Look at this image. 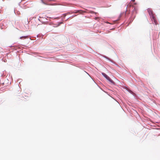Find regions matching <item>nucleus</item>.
<instances>
[{
  "label": "nucleus",
  "instance_id": "nucleus-4",
  "mask_svg": "<svg viewBox=\"0 0 160 160\" xmlns=\"http://www.w3.org/2000/svg\"><path fill=\"white\" fill-rule=\"evenodd\" d=\"M78 12H80V13H82V12H85L82 11L81 10H79V11H78Z\"/></svg>",
  "mask_w": 160,
  "mask_h": 160
},
{
  "label": "nucleus",
  "instance_id": "nucleus-3",
  "mask_svg": "<svg viewBox=\"0 0 160 160\" xmlns=\"http://www.w3.org/2000/svg\"><path fill=\"white\" fill-rule=\"evenodd\" d=\"M28 35H27L25 36H22L20 37V39H22L23 38L26 39L28 38Z\"/></svg>",
  "mask_w": 160,
  "mask_h": 160
},
{
  "label": "nucleus",
  "instance_id": "nucleus-1",
  "mask_svg": "<svg viewBox=\"0 0 160 160\" xmlns=\"http://www.w3.org/2000/svg\"><path fill=\"white\" fill-rule=\"evenodd\" d=\"M147 10L150 16V18L152 21L154 22V23L155 24H158V22L155 16V14L153 13L152 10L151 9L149 8L147 9Z\"/></svg>",
  "mask_w": 160,
  "mask_h": 160
},
{
  "label": "nucleus",
  "instance_id": "nucleus-5",
  "mask_svg": "<svg viewBox=\"0 0 160 160\" xmlns=\"http://www.w3.org/2000/svg\"><path fill=\"white\" fill-rule=\"evenodd\" d=\"M98 18H96V19H97Z\"/></svg>",
  "mask_w": 160,
  "mask_h": 160
},
{
  "label": "nucleus",
  "instance_id": "nucleus-2",
  "mask_svg": "<svg viewBox=\"0 0 160 160\" xmlns=\"http://www.w3.org/2000/svg\"><path fill=\"white\" fill-rule=\"evenodd\" d=\"M102 74L105 78L108 80L110 82L112 83L113 82L112 80L105 73H102Z\"/></svg>",
  "mask_w": 160,
  "mask_h": 160
}]
</instances>
